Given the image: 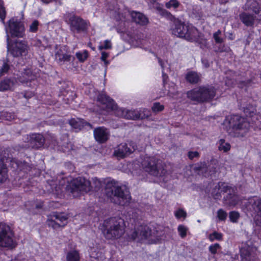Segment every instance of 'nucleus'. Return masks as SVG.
<instances>
[{
  "instance_id": "obj_30",
  "label": "nucleus",
  "mask_w": 261,
  "mask_h": 261,
  "mask_svg": "<svg viewBox=\"0 0 261 261\" xmlns=\"http://www.w3.org/2000/svg\"><path fill=\"white\" fill-rule=\"evenodd\" d=\"M66 261H80V256L76 250H71L68 251L66 255Z\"/></svg>"
},
{
  "instance_id": "obj_13",
  "label": "nucleus",
  "mask_w": 261,
  "mask_h": 261,
  "mask_svg": "<svg viewBox=\"0 0 261 261\" xmlns=\"http://www.w3.org/2000/svg\"><path fill=\"white\" fill-rule=\"evenodd\" d=\"M245 205L247 211L253 217L256 224L261 226V199H249Z\"/></svg>"
},
{
  "instance_id": "obj_61",
  "label": "nucleus",
  "mask_w": 261,
  "mask_h": 261,
  "mask_svg": "<svg viewBox=\"0 0 261 261\" xmlns=\"http://www.w3.org/2000/svg\"><path fill=\"white\" fill-rule=\"evenodd\" d=\"M162 75H163V82H165L166 79L168 78V75H167V74H166L164 72V70H162Z\"/></svg>"
},
{
  "instance_id": "obj_59",
  "label": "nucleus",
  "mask_w": 261,
  "mask_h": 261,
  "mask_svg": "<svg viewBox=\"0 0 261 261\" xmlns=\"http://www.w3.org/2000/svg\"><path fill=\"white\" fill-rule=\"evenodd\" d=\"M43 203L42 202H39L38 203H36L34 205L36 208L39 209L42 207Z\"/></svg>"
},
{
  "instance_id": "obj_49",
  "label": "nucleus",
  "mask_w": 261,
  "mask_h": 261,
  "mask_svg": "<svg viewBox=\"0 0 261 261\" xmlns=\"http://www.w3.org/2000/svg\"><path fill=\"white\" fill-rule=\"evenodd\" d=\"M71 58H74L73 57H72L70 55L66 54L65 53L62 56H60V58L58 60L59 62H65V61H70Z\"/></svg>"
},
{
  "instance_id": "obj_11",
  "label": "nucleus",
  "mask_w": 261,
  "mask_h": 261,
  "mask_svg": "<svg viewBox=\"0 0 261 261\" xmlns=\"http://www.w3.org/2000/svg\"><path fill=\"white\" fill-rule=\"evenodd\" d=\"M9 36L7 35L8 50L16 57H21L23 59L27 60L31 57V54L29 53V46L24 41H16L12 45L11 48H9Z\"/></svg>"
},
{
  "instance_id": "obj_5",
  "label": "nucleus",
  "mask_w": 261,
  "mask_h": 261,
  "mask_svg": "<svg viewBox=\"0 0 261 261\" xmlns=\"http://www.w3.org/2000/svg\"><path fill=\"white\" fill-rule=\"evenodd\" d=\"M221 193L226 194L223 197L225 204L234 206L239 201V198L236 194L234 188L223 182H219L213 190L212 195L215 199H220Z\"/></svg>"
},
{
  "instance_id": "obj_8",
  "label": "nucleus",
  "mask_w": 261,
  "mask_h": 261,
  "mask_svg": "<svg viewBox=\"0 0 261 261\" xmlns=\"http://www.w3.org/2000/svg\"><path fill=\"white\" fill-rule=\"evenodd\" d=\"M229 123L231 128L230 133L236 137L244 136L250 128V123L246 119L239 115L231 116Z\"/></svg>"
},
{
  "instance_id": "obj_41",
  "label": "nucleus",
  "mask_w": 261,
  "mask_h": 261,
  "mask_svg": "<svg viewBox=\"0 0 261 261\" xmlns=\"http://www.w3.org/2000/svg\"><path fill=\"white\" fill-rule=\"evenodd\" d=\"M177 229L180 236L182 238H184L187 235V227L184 225H180L178 226Z\"/></svg>"
},
{
  "instance_id": "obj_36",
  "label": "nucleus",
  "mask_w": 261,
  "mask_h": 261,
  "mask_svg": "<svg viewBox=\"0 0 261 261\" xmlns=\"http://www.w3.org/2000/svg\"><path fill=\"white\" fill-rule=\"evenodd\" d=\"M221 31L219 30L213 34V38L216 43L221 44L224 41L223 38L221 37Z\"/></svg>"
},
{
  "instance_id": "obj_2",
  "label": "nucleus",
  "mask_w": 261,
  "mask_h": 261,
  "mask_svg": "<svg viewBox=\"0 0 261 261\" xmlns=\"http://www.w3.org/2000/svg\"><path fill=\"white\" fill-rule=\"evenodd\" d=\"M106 194L111 202L121 205L128 204L130 200V192L125 186L120 185L114 180L107 181L106 186Z\"/></svg>"
},
{
  "instance_id": "obj_19",
  "label": "nucleus",
  "mask_w": 261,
  "mask_h": 261,
  "mask_svg": "<svg viewBox=\"0 0 261 261\" xmlns=\"http://www.w3.org/2000/svg\"><path fill=\"white\" fill-rule=\"evenodd\" d=\"M135 149L134 146L130 148L127 144L121 143L115 148L114 155L118 158H124L130 154Z\"/></svg>"
},
{
  "instance_id": "obj_47",
  "label": "nucleus",
  "mask_w": 261,
  "mask_h": 261,
  "mask_svg": "<svg viewBox=\"0 0 261 261\" xmlns=\"http://www.w3.org/2000/svg\"><path fill=\"white\" fill-rule=\"evenodd\" d=\"M175 216L177 219L180 218H186L187 216L186 212L182 209H178L175 212Z\"/></svg>"
},
{
  "instance_id": "obj_50",
  "label": "nucleus",
  "mask_w": 261,
  "mask_h": 261,
  "mask_svg": "<svg viewBox=\"0 0 261 261\" xmlns=\"http://www.w3.org/2000/svg\"><path fill=\"white\" fill-rule=\"evenodd\" d=\"M220 248V245L218 243H216L210 246L208 249L212 254H215L217 253V250Z\"/></svg>"
},
{
  "instance_id": "obj_6",
  "label": "nucleus",
  "mask_w": 261,
  "mask_h": 261,
  "mask_svg": "<svg viewBox=\"0 0 261 261\" xmlns=\"http://www.w3.org/2000/svg\"><path fill=\"white\" fill-rule=\"evenodd\" d=\"M128 236L132 240L140 242L148 241L149 243H156L160 240L157 231L151 230L146 225H141L135 228Z\"/></svg>"
},
{
  "instance_id": "obj_10",
  "label": "nucleus",
  "mask_w": 261,
  "mask_h": 261,
  "mask_svg": "<svg viewBox=\"0 0 261 261\" xmlns=\"http://www.w3.org/2000/svg\"><path fill=\"white\" fill-rule=\"evenodd\" d=\"M66 21L70 27V30L74 33H87L90 23L81 17L69 13L66 16Z\"/></svg>"
},
{
  "instance_id": "obj_44",
  "label": "nucleus",
  "mask_w": 261,
  "mask_h": 261,
  "mask_svg": "<svg viewBox=\"0 0 261 261\" xmlns=\"http://www.w3.org/2000/svg\"><path fill=\"white\" fill-rule=\"evenodd\" d=\"M164 109L163 105H161L159 102H155L152 107V110L154 112H159L163 111Z\"/></svg>"
},
{
  "instance_id": "obj_21",
  "label": "nucleus",
  "mask_w": 261,
  "mask_h": 261,
  "mask_svg": "<svg viewBox=\"0 0 261 261\" xmlns=\"http://www.w3.org/2000/svg\"><path fill=\"white\" fill-rule=\"evenodd\" d=\"M119 116L127 119H138L142 118L140 112L137 110H129L126 109H119L117 111Z\"/></svg>"
},
{
  "instance_id": "obj_39",
  "label": "nucleus",
  "mask_w": 261,
  "mask_h": 261,
  "mask_svg": "<svg viewBox=\"0 0 261 261\" xmlns=\"http://www.w3.org/2000/svg\"><path fill=\"white\" fill-rule=\"evenodd\" d=\"M39 22L37 20H34L29 25V32L35 33L38 31Z\"/></svg>"
},
{
  "instance_id": "obj_17",
  "label": "nucleus",
  "mask_w": 261,
  "mask_h": 261,
  "mask_svg": "<svg viewBox=\"0 0 261 261\" xmlns=\"http://www.w3.org/2000/svg\"><path fill=\"white\" fill-rule=\"evenodd\" d=\"M97 100L102 110H114L117 107L114 101L105 94H99Z\"/></svg>"
},
{
  "instance_id": "obj_37",
  "label": "nucleus",
  "mask_w": 261,
  "mask_h": 261,
  "mask_svg": "<svg viewBox=\"0 0 261 261\" xmlns=\"http://www.w3.org/2000/svg\"><path fill=\"white\" fill-rule=\"evenodd\" d=\"M180 5L179 2L177 0H170L166 3L165 6L168 9L173 8L174 9L177 8Z\"/></svg>"
},
{
  "instance_id": "obj_45",
  "label": "nucleus",
  "mask_w": 261,
  "mask_h": 261,
  "mask_svg": "<svg viewBox=\"0 0 261 261\" xmlns=\"http://www.w3.org/2000/svg\"><path fill=\"white\" fill-rule=\"evenodd\" d=\"M222 236L221 233L215 231L210 235L209 239L211 242H213L215 240H221L222 239Z\"/></svg>"
},
{
  "instance_id": "obj_46",
  "label": "nucleus",
  "mask_w": 261,
  "mask_h": 261,
  "mask_svg": "<svg viewBox=\"0 0 261 261\" xmlns=\"http://www.w3.org/2000/svg\"><path fill=\"white\" fill-rule=\"evenodd\" d=\"M239 217L240 215L239 213L237 212L232 211L230 212L229 213V217L230 221L232 222H236L238 219H239Z\"/></svg>"
},
{
  "instance_id": "obj_24",
  "label": "nucleus",
  "mask_w": 261,
  "mask_h": 261,
  "mask_svg": "<svg viewBox=\"0 0 261 261\" xmlns=\"http://www.w3.org/2000/svg\"><path fill=\"white\" fill-rule=\"evenodd\" d=\"M47 140L50 141V143L54 146L57 145L61 147L63 151H66V150H69L71 148V145L68 143V139L67 136H64V142H59L57 141L54 135L51 134H48L46 137Z\"/></svg>"
},
{
  "instance_id": "obj_27",
  "label": "nucleus",
  "mask_w": 261,
  "mask_h": 261,
  "mask_svg": "<svg viewBox=\"0 0 261 261\" xmlns=\"http://www.w3.org/2000/svg\"><path fill=\"white\" fill-rule=\"evenodd\" d=\"M239 17L242 23L246 26L248 27L253 26L255 21V17L253 14L247 12H243L239 15Z\"/></svg>"
},
{
  "instance_id": "obj_7",
  "label": "nucleus",
  "mask_w": 261,
  "mask_h": 261,
  "mask_svg": "<svg viewBox=\"0 0 261 261\" xmlns=\"http://www.w3.org/2000/svg\"><path fill=\"white\" fill-rule=\"evenodd\" d=\"M216 89L212 86H200L187 92V97L197 103L208 101L216 95Z\"/></svg>"
},
{
  "instance_id": "obj_51",
  "label": "nucleus",
  "mask_w": 261,
  "mask_h": 261,
  "mask_svg": "<svg viewBox=\"0 0 261 261\" xmlns=\"http://www.w3.org/2000/svg\"><path fill=\"white\" fill-rule=\"evenodd\" d=\"M230 48L228 46L226 45H222L220 44L216 49V51L217 52H226L228 53L230 51Z\"/></svg>"
},
{
  "instance_id": "obj_32",
  "label": "nucleus",
  "mask_w": 261,
  "mask_h": 261,
  "mask_svg": "<svg viewBox=\"0 0 261 261\" xmlns=\"http://www.w3.org/2000/svg\"><path fill=\"white\" fill-rule=\"evenodd\" d=\"M240 252L242 261H259L255 256L251 255L249 252L244 249H241Z\"/></svg>"
},
{
  "instance_id": "obj_31",
  "label": "nucleus",
  "mask_w": 261,
  "mask_h": 261,
  "mask_svg": "<svg viewBox=\"0 0 261 261\" xmlns=\"http://www.w3.org/2000/svg\"><path fill=\"white\" fill-rule=\"evenodd\" d=\"M70 125L75 128L79 129H82L84 126H88L90 128H92V125L88 122L84 121L81 119H79L77 121L75 120H71L70 122Z\"/></svg>"
},
{
  "instance_id": "obj_16",
  "label": "nucleus",
  "mask_w": 261,
  "mask_h": 261,
  "mask_svg": "<svg viewBox=\"0 0 261 261\" xmlns=\"http://www.w3.org/2000/svg\"><path fill=\"white\" fill-rule=\"evenodd\" d=\"M25 141L29 143L30 147L38 149L44 145L45 138L40 134H32L27 135Z\"/></svg>"
},
{
  "instance_id": "obj_23",
  "label": "nucleus",
  "mask_w": 261,
  "mask_h": 261,
  "mask_svg": "<svg viewBox=\"0 0 261 261\" xmlns=\"http://www.w3.org/2000/svg\"><path fill=\"white\" fill-rule=\"evenodd\" d=\"M93 133L95 140L99 143H104L109 138V132L104 127H98L95 128Z\"/></svg>"
},
{
  "instance_id": "obj_43",
  "label": "nucleus",
  "mask_w": 261,
  "mask_h": 261,
  "mask_svg": "<svg viewBox=\"0 0 261 261\" xmlns=\"http://www.w3.org/2000/svg\"><path fill=\"white\" fill-rule=\"evenodd\" d=\"M51 192H53L55 194H59L62 193V186L61 185L57 186L56 184H53L50 185Z\"/></svg>"
},
{
  "instance_id": "obj_15",
  "label": "nucleus",
  "mask_w": 261,
  "mask_h": 261,
  "mask_svg": "<svg viewBox=\"0 0 261 261\" xmlns=\"http://www.w3.org/2000/svg\"><path fill=\"white\" fill-rule=\"evenodd\" d=\"M68 217L62 213L54 214L50 220H48V225L56 229L60 227H64L67 223Z\"/></svg>"
},
{
  "instance_id": "obj_56",
  "label": "nucleus",
  "mask_w": 261,
  "mask_h": 261,
  "mask_svg": "<svg viewBox=\"0 0 261 261\" xmlns=\"http://www.w3.org/2000/svg\"><path fill=\"white\" fill-rule=\"evenodd\" d=\"M108 56V53L105 51H102L101 53V60L105 62L106 66H107L109 64V62L106 60Z\"/></svg>"
},
{
  "instance_id": "obj_52",
  "label": "nucleus",
  "mask_w": 261,
  "mask_h": 261,
  "mask_svg": "<svg viewBox=\"0 0 261 261\" xmlns=\"http://www.w3.org/2000/svg\"><path fill=\"white\" fill-rule=\"evenodd\" d=\"M200 154L198 151H190L188 153V156L191 160H193L194 158H198Z\"/></svg>"
},
{
  "instance_id": "obj_9",
  "label": "nucleus",
  "mask_w": 261,
  "mask_h": 261,
  "mask_svg": "<svg viewBox=\"0 0 261 261\" xmlns=\"http://www.w3.org/2000/svg\"><path fill=\"white\" fill-rule=\"evenodd\" d=\"M140 167L151 175L157 176L162 168L161 161L153 156H142L138 161Z\"/></svg>"
},
{
  "instance_id": "obj_33",
  "label": "nucleus",
  "mask_w": 261,
  "mask_h": 261,
  "mask_svg": "<svg viewBox=\"0 0 261 261\" xmlns=\"http://www.w3.org/2000/svg\"><path fill=\"white\" fill-rule=\"evenodd\" d=\"M187 81L191 84L197 83L199 80V76L198 73L195 71H189L186 75Z\"/></svg>"
},
{
  "instance_id": "obj_14",
  "label": "nucleus",
  "mask_w": 261,
  "mask_h": 261,
  "mask_svg": "<svg viewBox=\"0 0 261 261\" xmlns=\"http://www.w3.org/2000/svg\"><path fill=\"white\" fill-rule=\"evenodd\" d=\"M8 26L6 25L5 29L8 34V32L11 34V36L17 37H23L24 35V27L23 23L18 21L15 18H12L8 22Z\"/></svg>"
},
{
  "instance_id": "obj_25",
  "label": "nucleus",
  "mask_w": 261,
  "mask_h": 261,
  "mask_svg": "<svg viewBox=\"0 0 261 261\" xmlns=\"http://www.w3.org/2000/svg\"><path fill=\"white\" fill-rule=\"evenodd\" d=\"M128 12L132 20L136 23L141 25H145L148 24V19L143 13L135 11H129Z\"/></svg>"
},
{
  "instance_id": "obj_12",
  "label": "nucleus",
  "mask_w": 261,
  "mask_h": 261,
  "mask_svg": "<svg viewBox=\"0 0 261 261\" xmlns=\"http://www.w3.org/2000/svg\"><path fill=\"white\" fill-rule=\"evenodd\" d=\"M15 246L14 234L10 227L4 223H0V246L13 248Z\"/></svg>"
},
{
  "instance_id": "obj_20",
  "label": "nucleus",
  "mask_w": 261,
  "mask_h": 261,
  "mask_svg": "<svg viewBox=\"0 0 261 261\" xmlns=\"http://www.w3.org/2000/svg\"><path fill=\"white\" fill-rule=\"evenodd\" d=\"M217 168L216 161H211L208 165L205 163H201L195 167V170L198 171L199 173H205L208 175H212L216 172Z\"/></svg>"
},
{
  "instance_id": "obj_54",
  "label": "nucleus",
  "mask_w": 261,
  "mask_h": 261,
  "mask_svg": "<svg viewBox=\"0 0 261 261\" xmlns=\"http://www.w3.org/2000/svg\"><path fill=\"white\" fill-rule=\"evenodd\" d=\"M64 49H63V47H60L59 49L57 47V51L55 53L56 59L58 60L59 58H60V56L64 55Z\"/></svg>"
},
{
  "instance_id": "obj_58",
  "label": "nucleus",
  "mask_w": 261,
  "mask_h": 261,
  "mask_svg": "<svg viewBox=\"0 0 261 261\" xmlns=\"http://www.w3.org/2000/svg\"><path fill=\"white\" fill-rule=\"evenodd\" d=\"M33 96V93L32 92H26L24 94V96L27 98H29Z\"/></svg>"
},
{
  "instance_id": "obj_62",
  "label": "nucleus",
  "mask_w": 261,
  "mask_h": 261,
  "mask_svg": "<svg viewBox=\"0 0 261 261\" xmlns=\"http://www.w3.org/2000/svg\"><path fill=\"white\" fill-rule=\"evenodd\" d=\"M41 1L44 4H48L51 3L53 0H41Z\"/></svg>"
},
{
  "instance_id": "obj_1",
  "label": "nucleus",
  "mask_w": 261,
  "mask_h": 261,
  "mask_svg": "<svg viewBox=\"0 0 261 261\" xmlns=\"http://www.w3.org/2000/svg\"><path fill=\"white\" fill-rule=\"evenodd\" d=\"M16 150L18 151L19 150L17 146L14 148H7L2 152L0 161V184L4 182L8 178L7 164L14 169H18L25 172L31 169V167L25 162L18 161L13 157L14 151Z\"/></svg>"
},
{
  "instance_id": "obj_55",
  "label": "nucleus",
  "mask_w": 261,
  "mask_h": 261,
  "mask_svg": "<svg viewBox=\"0 0 261 261\" xmlns=\"http://www.w3.org/2000/svg\"><path fill=\"white\" fill-rule=\"evenodd\" d=\"M4 116L6 120L8 121H11L14 120L15 117V115L13 113L6 112L4 114Z\"/></svg>"
},
{
  "instance_id": "obj_4",
  "label": "nucleus",
  "mask_w": 261,
  "mask_h": 261,
  "mask_svg": "<svg viewBox=\"0 0 261 261\" xmlns=\"http://www.w3.org/2000/svg\"><path fill=\"white\" fill-rule=\"evenodd\" d=\"M103 233L107 239H117L125 232V223L120 218H111L106 220L103 224Z\"/></svg>"
},
{
  "instance_id": "obj_57",
  "label": "nucleus",
  "mask_w": 261,
  "mask_h": 261,
  "mask_svg": "<svg viewBox=\"0 0 261 261\" xmlns=\"http://www.w3.org/2000/svg\"><path fill=\"white\" fill-rule=\"evenodd\" d=\"M252 82V80H248L247 81H241L240 82L244 86H249L251 85Z\"/></svg>"
},
{
  "instance_id": "obj_64",
  "label": "nucleus",
  "mask_w": 261,
  "mask_h": 261,
  "mask_svg": "<svg viewBox=\"0 0 261 261\" xmlns=\"http://www.w3.org/2000/svg\"><path fill=\"white\" fill-rule=\"evenodd\" d=\"M80 1H81V2L82 3H85L87 0H80Z\"/></svg>"
},
{
  "instance_id": "obj_34",
  "label": "nucleus",
  "mask_w": 261,
  "mask_h": 261,
  "mask_svg": "<svg viewBox=\"0 0 261 261\" xmlns=\"http://www.w3.org/2000/svg\"><path fill=\"white\" fill-rule=\"evenodd\" d=\"M219 149L220 150L226 152L230 148V145L229 143L226 142L224 139H220L219 142Z\"/></svg>"
},
{
  "instance_id": "obj_26",
  "label": "nucleus",
  "mask_w": 261,
  "mask_h": 261,
  "mask_svg": "<svg viewBox=\"0 0 261 261\" xmlns=\"http://www.w3.org/2000/svg\"><path fill=\"white\" fill-rule=\"evenodd\" d=\"M186 34L184 38L191 42H197L199 38V32L198 30L192 26H188V31Z\"/></svg>"
},
{
  "instance_id": "obj_28",
  "label": "nucleus",
  "mask_w": 261,
  "mask_h": 261,
  "mask_svg": "<svg viewBox=\"0 0 261 261\" xmlns=\"http://www.w3.org/2000/svg\"><path fill=\"white\" fill-rule=\"evenodd\" d=\"M16 81L14 79H5L0 82V91L13 90Z\"/></svg>"
},
{
  "instance_id": "obj_29",
  "label": "nucleus",
  "mask_w": 261,
  "mask_h": 261,
  "mask_svg": "<svg viewBox=\"0 0 261 261\" xmlns=\"http://www.w3.org/2000/svg\"><path fill=\"white\" fill-rule=\"evenodd\" d=\"M35 78V75L33 74L30 69H24L21 72V75H19L18 80L22 83H27L29 81L33 80Z\"/></svg>"
},
{
  "instance_id": "obj_53",
  "label": "nucleus",
  "mask_w": 261,
  "mask_h": 261,
  "mask_svg": "<svg viewBox=\"0 0 261 261\" xmlns=\"http://www.w3.org/2000/svg\"><path fill=\"white\" fill-rule=\"evenodd\" d=\"M9 69V66L6 62H4L2 67L0 69V75H2L7 73Z\"/></svg>"
},
{
  "instance_id": "obj_38",
  "label": "nucleus",
  "mask_w": 261,
  "mask_h": 261,
  "mask_svg": "<svg viewBox=\"0 0 261 261\" xmlns=\"http://www.w3.org/2000/svg\"><path fill=\"white\" fill-rule=\"evenodd\" d=\"M6 12L4 7L3 2L0 0V19L4 24H5L4 20L6 17Z\"/></svg>"
},
{
  "instance_id": "obj_42",
  "label": "nucleus",
  "mask_w": 261,
  "mask_h": 261,
  "mask_svg": "<svg viewBox=\"0 0 261 261\" xmlns=\"http://www.w3.org/2000/svg\"><path fill=\"white\" fill-rule=\"evenodd\" d=\"M227 214L222 209H219L217 211V217L220 221H225L227 218Z\"/></svg>"
},
{
  "instance_id": "obj_40",
  "label": "nucleus",
  "mask_w": 261,
  "mask_h": 261,
  "mask_svg": "<svg viewBox=\"0 0 261 261\" xmlns=\"http://www.w3.org/2000/svg\"><path fill=\"white\" fill-rule=\"evenodd\" d=\"M90 256L96 259H102L103 255L101 252H96L94 248H91L90 251Z\"/></svg>"
},
{
  "instance_id": "obj_18",
  "label": "nucleus",
  "mask_w": 261,
  "mask_h": 261,
  "mask_svg": "<svg viewBox=\"0 0 261 261\" xmlns=\"http://www.w3.org/2000/svg\"><path fill=\"white\" fill-rule=\"evenodd\" d=\"M188 26L184 22L176 19L174 20V27L172 30V34L178 37L184 38L186 34L188 32Z\"/></svg>"
},
{
  "instance_id": "obj_60",
  "label": "nucleus",
  "mask_w": 261,
  "mask_h": 261,
  "mask_svg": "<svg viewBox=\"0 0 261 261\" xmlns=\"http://www.w3.org/2000/svg\"><path fill=\"white\" fill-rule=\"evenodd\" d=\"M158 62L160 65L161 66L163 70H164V62L160 59L158 58Z\"/></svg>"
},
{
  "instance_id": "obj_3",
  "label": "nucleus",
  "mask_w": 261,
  "mask_h": 261,
  "mask_svg": "<svg viewBox=\"0 0 261 261\" xmlns=\"http://www.w3.org/2000/svg\"><path fill=\"white\" fill-rule=\"evenodd\" d=\"M101 185V181L96 177L93 178L91 182L82 177H79L72 180L66 186L67 190L72 194L73 197H76L85 193L92 190L99 189Z\"/></svg>"
},
{
  "instance_id": "obj_35",
  "label": "nucleus",
  "mask_w": 261,
  "mask_h": 261,
  "mask_svg": "<svg viewBox=\"0 0 261 261\" xmlns=\"http://www.w3.org/2000/svg\"><path fill=\"white\" fill-rule=\"evenodd\" d=\"M76 58L81 62H84L88 56V53L87 50H85L82 51L77 52L75 54Z\"/></svg>"
},
{
  "instance_id": "obj_63",
  "label": "nucleus",
  "mask_w": 261,
  "mask_h": 261,
  "mask_svg": "<svg viewBox=\"0 0 261 261\" xmlns=\"http://www.w3.org/2000/svg\"><path fill=\"white\" fill-rule=\"evenodd\" d=\"M229 0H219L221 4H225L228 2Z\"/></svg>"
},
{
  "instance_id": "obj_22",
  "label": "nucleus",
  "mask_w": 261,
  "mask_h": 261,
  "mask_svg": "<svg viewBox=\"0 0 261 261\" xmlns=\"http://www.w3.org/2000/svg\"><path fill=\"white\" fill-rule=\"evenodd\" d=\"M243 8L246 11L252 10L257 15V19H261V5L255 0H247Z\"/></svg>"
},
{
  "instance_id": "obj_48",
  "label": "nucleus",
  "mask_w": 261,
  "mask_h": 261,
  "mask_svg": "<svg viewBox=\"0 0 261 261\" xmlns=\"http://www.w3.org/2000/svg\"><path fill=\"white\" fill-rule=\"evenodd\" d=\"M111 47H112V45H111V41L108 40H105L104 41L103 45H100L98 46V48L100 50L103 49H110Z\"/></svg>"
}]
</instances>
